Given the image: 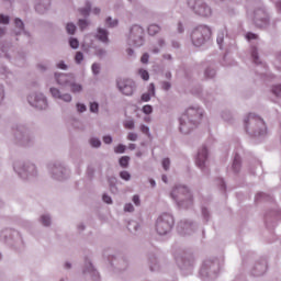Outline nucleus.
<instances>
[{"mask_svg":"<svg viewBox=\"0 0 281 281\" xmlns=\"http://www.w3.org/2000/svg\"><path fill=\"white\" fill-rule=\"evenodd\" d=\"M95 55H97L99 58H104V57L106 56V49H104V48H99V49H97Z\"/></svg>","mask_w":281,"mask_h":281,"instance_id":"nucleus-61","label":"nucleus"},{"mask_svg":"<svg viewBox=\"0 0 281 281\" xmlns=\"http://www.w3.org/2000/svg\"><path fill=\"white\" fill-rule=\"evenodd\" d=\"M117 23H119L117 19H114V20H113V18H111V16H108V18L105 19V25H106V27H117Z\"/></svg>","mask_w":281,"mask_h":281,"instance_id":"nucleus-40","label":"nucleus"},{"mask_svg":"<svg viewBox=\"0 0 281 281\" xmlns=\"http://www.w3.org/2000/svg\"><path fill=\"white\" fill-rule=\"evenodd\" d=\"M114 153L116 155H124V153H126V146L123 144H119L116 147H114Z\"/></svg>","mask_w":281,"mask_h":281,"instance_id":"nucleus-42","label":"nucleus"},{"mask_svg":"<svg viewBox=\"0 0 281 281\" xmlns=\"http://www.w3.org/2000/svg\"><path fill=\"white\" fill-rule=\"evenodd\" d=\"M10 44H2L0 46V56L10 59Z\"/></svg>","mask_w":281,"mask_h":281,"instance_id":"nucleus-31","label":"nucleus"},{"mask_svg":"<svg viewBox=\"0 0 281 281\" xmlns=\"http://www.w3.org/2000/svg\"><path fill=\"white\" fill-rule=\"evenodd\" d=\"M109 186L112 194H117V186H115V178L109 180Z\"/></svg>","mask_w":281,"mask_h":281,"instance_id":"nucleus-44","label":"nucleus"},{"mask_svg":"<svg viewBox=\"0 0 281 281\" xmlns=\"http://www.w3.org/2000/svg\"><path fill=\"white\" fill-rule=\"evenodd\" d=\"M38 71L45 72L47 69H49V64L47 63H40L37 64Z\"/></svg>","mask_w":281,"mask_h":281,"instance_id":"nucleus-53","label":"nucleus"},{"mask_svg":"<svg viewBox=\"0 0 281 281\" xmlns=\"http://www.w3.org/2000/svg\"><path fill=\"white\" fill-rule=\"evenodd\" d=\"M100 104L98 102L90 103V113H99Z\"/></svg>","mask_w":281,"mask_h":281,"instance_id":"nucleus-49","label":"nucleus"},{"mask_svg":"<svg viewBox=\"0 0 281 281\" xmlns=\"http://www.w3.org/2000/svg\"><path fill=\"white\" fill-rule=\"evenodd\" d=\"M0 24L1 25H9L10 24V16L0 14Z\"/></svg>","mask_w":281,"mask_h":281,"instance_id":"nucleus-54","label":"nucleus"},{"mask_svg":"<svg viewBox=\"0 0 281 281\" xmlns=\"http://www.w3.org/2000/svg\"><path fill=\"white\" fill-rule=\"evenodd\" d=\"M187 4L193 14L202 19H210L213 14L212 7L205 0H188Z\"/></svg>","mask_w":281,"mask_h":281,"instance_id":"nucleus-11","label":"nucleus"},{"mask_svg":"<svg viewBox=\"0 0 281 281\" xmlns=\"http://www.w3.org/2000/svg\"><path fill=\"white\" fill-rule=\"evenodd\" d=\"M91 69H92V74L94 76H98L100 74V64L98 63L92 64Z\"/></svg>","mask_w":281,"mask_h":281,"instance_id":"nucleus-58","label":"nucleus"},{"mask_svg":"<svg viewBox=\"0 0 281 281\" xmlns=\"http://www.w3.org/2000/svg\"><path fill=\"white\" fill-rule=\"evenodd\" d=\"M225 34H227V30L223 29L221 31H218L217 33V45L220 46V49H223V42L225 41Z\"/></svg>","mask_w":281,"mask_h":281,"instance_id":"nucleus-30","label":"nucleus"},{"mask_svg":"<svg viewBox=\"0 0 281 281\" xmlns=\"http://www.w3.org/2000/svg\"><path fill=\"white\" fill-rule=\"evenodd\" d=\"M68 87L70 88L71 93H80L82 91V85L76 83L74 79Z\"/></svg>","mask_w":281,"mask_h":281,"instance_id":"nucleus-33","label":"nucleus"},{"mask_svg":"<svg viewBox=\"0 0 281 281\" xmlns=\"http://www.w3.org/2000/svg\"><path fill=\"white\" fill-rule=\"evenodd\" d=\"M222 120H224V122H232V112L229 111H223L222 112Z\"/></svg>","mask_w":281,"mask_h":281,"instance_id":"nucleus-48","label":"nucleus"},{"mask_svg":"<svg viewBox=\"0 0 281 281\" xmlns=\"http://www.w3.org/2000/svg\"><path fill=\"white\" fill-rule=\"evenodd\" d=\"M59 100H63L64 102H71L72 98L71 94L65 93L59 97Z\"/></svg>","mask_w":281,"mask_h":281,"instance_id":"nucleus-62","label":"nucleus"},{"mask_svg":"<svg viewBox=\"0 0 281 281\" xmlns=\"http://www.w3.org/2000/svg\"><path fill=\"white\" fill-rule=\"evenodd\" d=\"M127 229L132 234H135V232L139 231V223H137L136 221H130L127 224Z\"/></svg>","mask_w":281,"mask_h":281,"instance_id":"nucleus-35","label":"nucleus"},{"mask_svg":"<svg viewBox=\"0 0 281 281\" xmlns=\"http://www.w3.org/2000/svg\"><path fill=\"white\" fill-rule=\"evenodd\" d=\"M78 25L80 30H87V27H89V22L85 19H79Z\"/></svg>","mask_w":281,"mask_h":281,"instance_id":"nucleus-52","label":"nucleus"},{"mask_svg":"<svg viewBox=\"0 0 281 281\" xmlns=\"http://www.w3.org/2000/svg\"><path fill=\"white\" fill-rule=\"evenodd\" d=\"M250 55L255 65H260V57L258 56V48L256 46L250 48Z\"/></svg>","mask_w":281,"mask_h":281,"instance_id":"nucleus-34","label":"nucleus"},{"mask_svg":"<svg viewBox=\"0 0 281 281\" xmlns=\"http://www.w3.org/2000/svg\"><path fill=\"white\" fill-rule=\"evenodd\" d=\"M147 32L149 36H156V34H159V32H161V26H159L158 24H150L147 29Z\"/></svg>","mask_w":281,"mask_h":281,"instance_id":"nucleus-32","label":"nucleus"},{"mask_svg":"<svg viewBox=\"0 0 281 281\" xmlns=\"http://www.w3.org/2000/svg\"><path fill=\"white\" fill-rule=\"evenodd\" d=\"M55 80L57 83H59L61 87H69L71 81L74 80V75L69 74H55Z\"/></svg>","mask_w":281,"mask_h":281,"instance_id":"nucleus-23","label":"nucleus"},{"mask_svg":"<svg viewBox=\"0 0 281 281\" xmlns=\"http://www.w3.org/2000/svg\"><path fill=\"white\" fill-rule=\"evenodd\" d=\"M142 111L145 115H150V113H153V105L146 104L143 106Z\"/></svg>","mask_w":281,"mask_h":281,"instance_id":"nucleus-56","label":"nucleus"},{"mask_svg":"<svg viewBox=\"0 0 281 281\" xmlns=\"http://www.w3.org/2000/svg\"><path fill=\"white\" fill-rule=\"evenodd\" d=\"M210 157V151H207V147L203 146L198 150V155L195 158V166L202 170V172H207V158Z\"/></svg>","mask_w":281,"mask_h":281,"instance_id":"nucleus-18","label":"nucleus"},{"mask_svg":"<svg viewBox=\"0 0 281 281\" xmlns=\"http://www.w3.org/2000/svg\"><path fill=\"white\" fill-rule=\"evenodd\" d=\"M12 131L14 142L19 146H32L34 144V134L25 125H15Z\"/></svg>","mask_w":281,"mask_h":281,"instance_id":"nucleus-8","label":"nucleus"},{"mask_svg":"<svg viewBox=\"0 0 281 281\" xmlns=\"http://www.w3.org/2000/svg\"><path fill=\"white\" fill-rule=\"evenodd\" d=\"M216 76V69H214L213 67H207L205 70H204V77L205 78H214Z\"/></svg>","mask_w":281,"mask_h":281,"instance_id":"nucleus-39","label":"nucleus"},{"mask_svg":"<svg viewBox=\"0 0 281 281\" xmlns=\"http://www.w3.org/2000/svg\"><path fill=\"white\" fill-rule=\"evenodd\" d=\"M162 168L164 170H170V158H165L162 160Z\"/></svg>","mask_w":281,"mask_h":281,"instance_id":"nucleus-63","label":"nucleus"},{"mask_svg":"<svg viewBox=\"0 0 281 281\" xmlns=\"http://www.w3.org/2000/svg\"><path fill=\"white\" fill-rule=\"evenodd\" d=\"M151 98H155L156 91H155V83H149L148 86V92H147Z\"/></svg>","mask_w":281,"mask_h":281,"instance_id":"nucleus-60","label":"nucleus"},{"mask_svg":"<svg viewBox=\"0 0 281 281\" xmlns=\"http://www.w3.org/2000/svg\"><path fill=\"white\" fill-rule=\"evenodd\" d=\"M110 262L116 271H126L128 269V258L122 254L112 255Z\"/></svg>","mask_w":281,"mask_h":281,"instance_id":"nucleus-17","label":"nucleus"},{"mask_svg":"<svg viewBox=\"0 0 281 281\" xmlns=\"http://www.w3.org/2000/svg\"><path fill=\"white\" fill-rule=\"evenodd\" d=\"M138 74H139L140 78H143L144 80H150V75L148 74V70L139 69Z\"/></svg>","mask_w":281,"mask_h":281,"instance_id":"nucleus-50","label":"nucleus"},{"mask_svg":"<svg viewBox=\"0 0 281 281\" xmlns=\"http://www.w3.org/2000/svg\"><path fill=\"white\" fill-rule=\"evenodd\" d=\"M47 170L52 179L55 181H67L71 177V170L60 161L49 162Z\"/></svg>","mask_w":281,"mask_h":281,"instance_id":"nucleus-7","label":"nucleus"},{"mask_svg":"<svg viewBox=\"0 0 281 281\" xmlns=\"http://www.w3.org/2000/svg\"><path fill=\"white\" fill-rule=\"evenodd\" d=\"M130 161H131V157H128V156H122L119 159V164H120L121 168H126L128 166Z\"/></svg>","mask_w":281,"mask_h":281,"instance_id":"nucleus-41","label":"nucleus"},{"mask_svg":"<svg viewBox=\"0 0 281 281\" xmlns=\"http://www.w3.org/2000/svg\"><path fill=\"white\" fill-rule=\"evenodd\" d=\"M254 23L256 27H259L260 30L269 26V13H267V10H265V8L260 7L255 10Z\"/></svg>","mask_w":281,"mask_h":281,"instance_id":"nucleus-14","label":"nucleus"},{"mask_svg":"<svg viewBox=\"0 0 281 281\" xmlns=\"http://www.w3.org/2000/svg\"><path fill=\"white\" fill-rule=\"evenodd\" d=\"M13 169L21 179L30 180L38 177V168L31 161L18 160L13 164Z\"/></svg>","mask_w":281,"mask_h":281,"instance_id":"nucleus-4","label":"nucleus"},{"mask_svg":"<svg viewBox=\"0 0 281 281\" xmlns=\"http://www.w3.org/2000/svg\"><path fill=\"white\" fill-rule=\"evenodd\" d=\"M212 38V29L207 25H199L191 32V43L194 47H203Z\"/></svg>","mask_w":281,"mask_h":281,"instance_id":"nucleus-6","label":"nucleus"},{"mask_svg":"<svg viewBox=\"0 0 281 281\" xmlns=\"http://www.w3.org/2000/svg\"><path fill=\"white\" fill-rule=\"evenodd\" d=\"M85 60V54L82 52H77L75 55V61L77 65H80Z\"/></svg>","mask_w":281,"mask_h":281,"instance_id":"nucleus-45","label":"nucleus"},{"mask_svg":"<svg viewBox=\"0 0 281 281\" xmlns=\"http://www.w3.org/2000/svg\"><path fill=\"white\" fill-rule=\"evenodd\" d=\"M127 44L132 45L133 47H142V45H144V27L134 24L130 29Z\"/></svg>","mask_w":281,"mask_h":281,"instance_id":"nucleus-12","label":"nucleus"},{"mask_svg":"<svg viewBox=\"0 0 281 281\" xmlns=\"http://www.w3.org/2000/svg\"><path fill=\"white\" fill-rule=\"evenodd\" d=\"M116 87L123 95H133L135 91V81L133 79H122L116 80Z\"/></svg>","mask_w":281,"mask_h":281,"instance_id":"nucleus-15","label":"nucleus"},{"mask_svg":"<svg viewBox=\"0 0 281 281\" xmlns=\"http://www.w3.org/2000/svg\"><path fill=\"white\" fill-rule=\"evenodd\" d=\"M148 265H149V270L153 273H157V272H159L161 270V265H159V260L154 255H151L148 258Z\"/></svg>","mask_w":281,"mask_h":281,"instance_id":"nucleus-26","label":"nucleus"},{"mask_svg":"<svg viewBox=\"0 0 281 281\" xmlns=\"http://www.w3.org/2000/svg\"><path fill=\"white\" fill-rule=\"evenodd\" d=\"M57 69H61L63 71H67V69H69V67L67 66V64H65L64 60H60L59 63L56 64Z\"/></svg>","mask_w":281,"mask_h":281,"instance_id":"nucleus-57","label":"nucleus"},{"mask_svg":"<svg viewBox=\"0 0 281 281\" xmlns=\"http://www.w3.org/2000/svg\"><path fill=\"white\" fill-rule=\"evenodd\" d=\"M81 16H89L91 14V2H87L85 8L79 9Z\"/></svg>","mask_w":281,"mask_h":281,"instance_id":"nucleus-36","label":"nucleus"},{"mask_svg":"<svg viewBox=\"0 0 281 281\" xmlns=\"http://www.w3.org/2000/svg\"><path fill=\"white\" fill-rule=\"evenodd\" d=\"M175 259L181 271H186V273H192V269H194V255H192V252L178 250L175 254Z\"/></svg>","mask_w":281,"mask_h":281,"instance_id":"nucleus-10","label":"nucleus"},{"mask_svg":"<svg viewBox=\"0 0 281 281\" xmlns=\"http://www.w3.org/2000/svg\"><path fill=\"white\" fill-rule=\"evenodd\" d=\"M272 93L277 98H281V85H277L272 87Z\"/></svg>","mask_w":281,"mask_h":281,"instance_id":"nucleus-51","label":"nucleus"},{"mask_svg":"<svg viewBox=\"0 0 281 281\" xmlns=\"http://www.w3.org/2000/svg\"><path fill=\"white\" fill-rule=\"evenodd\" d=\"M244 124L246 133L252 137H262V135H267V125L265 124V120L255 113L248 114L244 120Z\"/></svg>","mask_w":281,"mask_h":281,"instance_id":"nucleus-2","label":"nucleus"},{"mask_svg":"<svg viewBox=\"0 0 281 281\" xmlns=\"http://www.w3.org/2000/svg\"><path fill=\"white\" fill-rule=\"evenodd\" d=\"M0 239L4 240V243H8L9 245H12V243H18L21 240V234L12 228H4L0 232Z\"/></svg>","mask_w":281,"mask_h":281,"instance_id":"nucleus-19","label":"nucleus"},{"mask_svg":"<svg viewBox=\"0 0 281 281\" xmlns=\"http://www.w3.org/2000/svg\"><path fill=\"white\" fill-rule=\"evenodd\" d=\"M89 144L91 148H100V146H102V140H100L98 137H91L89 139Z\"/></svg>","mask_w":281,"mask_h":281,"instance_id":"nucleus-38","label":"nucleus"},{"mask_svg":"<svg viewBox=\"0 0 281 281\" xmlns=\"http://www.w3.org/2000/svg\"><path fill=\"white\" fill-rule=\"evenodd\" d=\"M201 117H203V109L199 106L188 108L179 119L180 133H182V135L190 134L196 126H199Z\"/></svg>","mask_w":281,"mask_h":281,"instance_id":"nucleus-1","label":"nucleus"},{"mask_svg":"<svg viewBox=\"0 0 281 281\" xmlns=\"http://www.w3.org/2000/svg\"><path fill=\"white\" fill-rule=\"evenodd\" d=\"M202 216L206 223L210 221V211L206 207H202Z\"/></svg>","mask_w":281,"mask_h":281,"instance_id":"nucleus-59","label":"nucleus"},{"mask_svg":"<svg viewBox=\"0 0 281 281\" xmlns=\"http://www.w3.org/2000/svg\"><path fill=\"white\" fill-rule=\"evenodd\" d=\"M16 30L13 32L15 36H26V38H30V32L25 31V24L23 23V20L16 18L14 20Z\"/></svg>","mask_w":281,"mask_h":281,"instance_id":"nucleus-25","label":"nucleus"},{"mask_svg":"<svg viewBox=\"0 0 281 281\" xmlns=\"http://www.w3.org/2000/svg\"><path fill=\"white\" fill-rule=\"evenodd\" d=\"M69 45L72 49H78V47H80V42L76 37H70Z\"/></svg>","mask_w":281,"mask_h":281,"instance_id":"nucleus-43","label":"nucleus"},{"mask_svg":"<svg viewBox=\"0 0 281 281\" xmlns=\"http://www.w3.org/2000/svg\"><path fill=\"white\" fill-rule=\"evenodd\" d=\"M177 231L180 236H190L196 232V224L190 220H181L178 223Z\"/></svg>","mask_w":281,"mask_h":281,"instance_id":"nucleus-16","label":"nucleus"},{"mask_svg":"<svg viewBox=\"0 0 281 281\" xmlns=\"http://www.w3.org/2000/svg\"><path fill=\"white\" fill-rule=\"evenodd\" d=\"M251 273L255 276V278L265 276V273H267V260L260 259L259 261H256L251 269Z\"/></svg>","mask_w":281,"mask_h":281,"instance_id":"nucleus-22","label":"nucleus"},{"mask_svg":"<svg viewBox=\"0 0 281 281\" xmlns=\"http://www.w3.org/2000/svg\"><path fill=\"white\" fill-rule=\"evenodd\" d=\"M83 276H89V278H91L94 281L100 280V273L98 272L95 267H93V263L89 258L85 259Z\"/></svg>","mask_w":281,"mask_h":281,"instance_id":"nucleus-21","label":"nucleus"},{"mask_svg":"<svg viewBox=\"0 0 281 281\" xmlns=\"http://www.w3.org/2000/svg\"><path fill=\"white\" fill-rule=\"evenodd\" d=\"M77 111L78 113H85V111H87V105H85V103H77Z\"/></svg>","mask_w":281,"mask_h":281,"instance_id":"nucleus-64","label":"nucleus"},{"mask_svg":"<svg viewBox=\"0 0 281 281\" xmlns=\"http://www.w3.org/2000/svg\"><path fill=\"white\" fill-rule=\"evenodd\" d=\"M97 38L101 43H109V31L106 29L99 27L97 31Z\"/></svg>","mask_w":281,"mask_h":281,"instance_id":"nucleus-27","label":"nucleus"},{"mask_svg":"<svg viewBox=\"0 0 281 281\" xmlns=\"http://www.w3.org/2000/svg\"><path fill=\"white\" fill-rule=\"evenodd\" d=\"M66 32H67L68 34H71V35L76 34V24H74V23H68V24L66 25Z\"/></svg>","mask_w":281,"mask_h":281,"instance_id":"nucleus-47","label":"nucleus"},{"mask_svg":"<svg viewBox=\"0 0 281 281\" xmlns=\"http://www.w3.org/2000/svg\"><path fill=\"white\" fill-rule=\"evenodd\" d=\"M27 102L34 109L38 111H45L47 109V98L41 92H32L27 95Z\"/></svg>","mask_w":281,"mask_h":281,"instance_id":"nucleus-13","label":"nucleus"},{"mask_svg":"<svg viewBox=\"0 0 281 281\" xmlns=\"http://www.w3.org/2000/svg\"><path fill=\"white\" fill-rule=\"evenodd\" d=\"M49 92L53 95V98H56L57 100H60V95L63 93H60V90H58V88H50Z\"/></svg>","mask_w":281,"mask_h":281,"instance_id":"nucleus-46","label":"nucleus"},{"mask_svg":"<svg viewBox=\"0 0 281 281\" xmlns=\"http://www.w3.org/2000/svg\"><path fill=\"white\" fill-rule=\"evenodd\" d=\"M52 5V0H35V11L38 14H45L49 7Z\"/></svg>","mask_w":281,"mask_h":281,"instance_id":"nucleus-24","label":"nucleus"},{"mask_svg":"<svg viewBox=\"0 0 281 281\" xmlns=\"http://www.w3.org/2000/svg\"><path fill=\"white\" fill-rule=\"evenodd\" d=\"M221 271V263L218 259H206L202 263L200 269V276L202 280H216L218 278V272Z\"/></svg>","mask_w":281,"mask_h":281,"instance_id":"nucleus-5","label":"nucleus"},{"mask_svg":"<svg viewBox=\"0 0 281 281\" xmlns=\"http://www.w3.org/2000/svg\"><path fill=\"white\" fill-rule=\"evenodd\" d=\"M255 199L256 201H273V196L262 192L258 193Z\"/></svg>","mask_w":281,"mask_h":281,"instance_id":"nucleus-37","label":"nucleus"},{"mask_svg":"<svg viewBox=\"0 0 281 281\" xmlns=\"http://www.w3.org/2000/svg\"><path fill=\"white\" fill-rule=\"evenodd\" d=\"M120 177L123 181H131V172L128 171H121Z\"/></svg>","mask_w":281,"mask_h":281,"instance_id":"nucleus-55","label":"nucleus"},{"mask_svg":"<svg viewBox=\"0 0 281 281\" xmlns=\"http://www.w3.org/2000/svg\"><path fill=\"white\" fill-rule=\"evenodd\" d=\"M40 223L43 225V227H50L52 225V215L49 214H43L40 216Z\"/></svg>","mask_w":281,"mask_h":281,"instance_id":"nucleus-29","label":"nucleus"},{"mask_svg":"<svg viewBox=\"0 0 281 281\" xmlns=\"http://www.w3.org/2000/svg\"><path fill=\"white\" fill-rule=\"evenodd\" d=\"M280 218H281L280 210L274 209V210L268 211L265 215L266 227H268L270 229L272 227H276V223H278V221H280Z\"/></svg>","mask_w":281,"mask_h":281,"instance_id":"nucleus-20","label":"nucleus"},{"mask_svg":"<svg viewBox=\"0 0 281 281\" xmlns=\"http://www.w3.org/2000/svg\"><path fill=\"white\" fill-rule=\"evenodd\" d=\"M170 196L178 207L188 209L193 203L192 192L184 184H176L170 192Z\"/></svg>","mask_w":281,"mask_h":281,"instance_id":"nucleus-3","label":"nucleus"},{"mask_svg":"<svg viewBox=\"0 0 281 281\" xmlns=\"http://www.w3.org/2000/svg\"><path fill=\"white\" fill-rule=\"evenodd\" d=\"M240 168H241L240 155L235 154L233 165H232V170L233 172H235V175H238V172H240Z\"/></svg>","mask_w":281,"mask_h":281,"instance_id":"nucleus-28","label":"nucleus"},{"mask_svg":"<svg viewBox=\"0 0 281 281\" xmlns=\"http://www.w3.org/2000/svg\"><path fill=\"white\" fill-rule=\"evenodd\" d=\"M156 232L159 236H168L170 232H172V227H175V217L172 214L162 213L156 220Z\"/></svg>","mask_w":281,"mask_h":281,"instance_id":"nucleus-9","label":"nucleus"}]
</instances>
